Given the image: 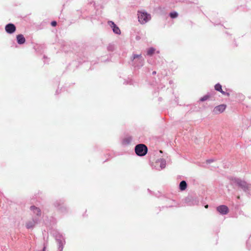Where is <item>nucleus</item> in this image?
<instances>
[{
	"mask_svg": "<svg viewBox=\"0 0 251 251\" xmlns=\"http://www.w3.org/2000/svg\"><path fill=\"white\" fill-rule=\"evenodd\" d=\"M131 64L135 67H141L144 65V58L141 54H133L132 57L131 58Z\"/></svg>",
	"mask_w": 251,
	"mask_h": 251,
	"instance_id": "nucleus-1",
	"label": "nucleus"
},
{
	"mask_svg": "<svg viewBox=\"0 0 251 251\" xmlns=\"http://www.w3.org/2000/svg\"><path fill=\"white\" fill-rule=\"evenodd\" d=\"M138 21L141 24H145L149 22L151 19V15L145 11H138Z\"/></svg>",
	"mask_w": 251,
	"mask_h": 251,
	"instance_id": "nucleus-2",
	"label": "nucleus"
},
{
	"mask_svg": "<svg viewBox=\"0 0 251 251\" xmlns=\"http://www.w3.org/2000/svg\"><path fill=\"white\" fill-rule=\"evenodd\" d=\"M135 151L138 156H143L147 154L148 148L145 145L140 144L135 146Z\"/></svg>",
	"mask_w": 251,
	"mask_h": 251,
	"instance_id": "nucleus-3",
	"label": "nucleus"
},
{
	"mask_svg": "<svg viewBox=\"0 0 251 251\" xmlns=\"http://www.w3.org/2000/svg\"><path fill=\"white\" fill-rule=\"evenodd\" d=\"M235 182L244 191H246L249 188L248 184L245 180L240 178H236L235 179Z\"/></svg>",
	"mask_w": 251,
	"mask_h": 251,
	"instance_id": "nucleus-4",
	"label": "nucleus"
},
{
	"mask_svg": "<svg viewBox=\"0 0 251 251\" xmlns=\"http://www.w3.org/2000/svg\"><path fill=\"white\" fill-rule=\"evenodd\" d=\"M38 221L37 218H33L31 220L26 223L25 226L27 229H32L35 225L38 223Z\"/></svg>",
	"mask_w": 251,
	"mask_h": 251,
	"instance_id": "nucleus-5",
	"label": "nucleus"
},
{
	"mask_svg": "<svg viewBox=\"0 0 251 251\" xmlns=\"http://www.w3.org/2000/svg\"><path fill=\"white\" fill-rule=\"evenodd\" d=\"M226 108V105L225 104H221L218 106H216L213 110V112L215 114H218L221 113H222L225 111Z\"/></svg>",
	"mask_w": 251,
	"mask_h": 251,
	"instance_id": "nucleus-6",
	"label": "nucleus"
},
{
	"mask_svg": "<svg viewBox=\"0 0 251 251\" xmlns=\"http://www.w3.org/2000/svg\"><path fill=\"white\" fill-rule=\"evenodd\" d=\"M15 25L11 23L5 25V31L9 34H12L16 31Z\"/></svg>",
	"mask_w": 251,
	"mask_h": 251,
	"instance_id": "nucleus-7",
	"label": "nucleus"
},
{
	"mask_svg": "<svg viewBox=\"0 0 251 251\" xmlns=\"http://www.w3.org/2000/svg\"><path fill=\"white\" fill-rule=\"evenodd\" d=\"M217 210L221 214L225 215L228 212V207L225 205H222L217 207Z\"/></svg>",
	"mask_w": 251,
	"mask_h": 251,
	"instance_id": "nucleus-8",
	"label": "nucleus"
},
{
	"mask_svg": "<svg viewBox=\"0 0 251 251\" xmlns=\"http://www.w3.org/2000/svg\"><path fill=\"white\" fill-rule=\"evenodd\" d=\"M54 205L61 212H64L66 210V208L64 206V203L61 201H56L54 203Z\"/></svg>",
	"mask_w": 251,
	"mask_h": 251,
	"instance_id": "nucleus-9",
	"label": "nucleus"
},
{
	"mask_svg": "<svg viewBox=\"0 0 251 251\" xmlns=\"http://www.w3.org/2000/svg\"><path fill=\"white\" fill-rule=\"evenodd\" d=\"M109 25L112 28L113 32L117 34L121 33V31L119 28L112 21L108 22Z\"/></svg>",
	"mask_w": 251,
	"mask_h": 251,
	"instance_id": "nucleus-10",
	"label": "nucleus"
},
{
	"mask_svg": "<svg viewBox=\"0 0 251 251\" xmlns=\"http://www.w3.org/2000/svg\"><path fill=\"white\" fill-rule=\"evenodd\" d=\"M156 166H159L160 169L165 168L166 167V161L164 159H158L156 161Z\"/></svg>",
	"mask_w": 251,
	"mask_h": 251,
	"instance_id": "nucleus-11",
	"label": "nucleus"
},
{
	"mask_svg": "<svg viewBox=\"0 0 251 251\" xmlns=\"http://www.w3.org/2000/svg\"><path fill=\"white\" fill-rule=\"evenodd\" d=\"M30 210L33 211V213L34 214H36L38 216H40L41 215V210L35 206H31L30 207Z\"/></svg>",
	"mask_w": 251,
	"mask_h": 251,
	"instance_id": "nucleus-12",
	"label": "nucleus"
},
{
	"mask_svg": "<svg viewBox=\"0 0 251 251\" xmlns=\"http://www.w3.org/2000/svg\"><path fill=\"white\" fill-rule=\"evenodd\" d=\"M17 41L19 44H23L25 42V39L22 34H19L17 36Z\"/></svg>",
	"mask_w": 251,
	"mask_h": 251,
	"instance_id": "nucleus-13",
	"label": "nucleus"
},
{
	"mask_svg": "<svg viewBox=\"0 0 251 251\" xmlns=\"http://www.w3.org/2000/svg\"><path fill=\"white\" fill-rule=\"evenodd\" d=\"M132 140V138L130 136H128L125 138L123 141V144L125 145H129L130 144Z\"/></svg>",
	"mask_w": 251,
	"mask_h": 251,
	"instance_id": "nucleus-14",
	"label": "nucleus"
},
{
	"mask_svg": "<svg viewBox=\"0 0 251 251\" xmlns=\"http://www.w3.org/2000/svg\"><path fill=\"white\" fill-rule=\"evenodd\" d=\"M187 183L185 181L182 180L179 183V189L181 191L185 190L187 187Z\"/></svg>",
	"mask_w": 251,
	"mask_h": 251,
	"instance_id": "nucleus-15",
	"label": "nucleus"
},
{
	"mask_svg": "<svg viewBox=\"0 0 251 251\" xmlns=\"http://www.w3.org/2000/svg\"><path fill=\"white\" fill-rule=\"evenodd\" d=\"M215 89L217 91L222 92V89L221 85L219 83L216 84L215 86Z\"/></svg>",
	"mask_w": 251,
	"mask_h": 251,
	"instance_id": "nucleus-16",
	"label": "nucleus"
},
{
	"mask_svg": "<svg viewBox=\"0 0 251 251\" xmlns=\"http://www.w3.org/2000/svg\"><path fill=\"white\" fill-rule=\"evenodd\" d=\"M155 49L153 48H150L148 51H147V54L149 55H151L154 52Z\"/></svg>",
	"mask_w": 251,
	"mask_h": 251,
	"instance_id": "nucleus-17",
	"label": "nucleus"
},
{
	"mask_svg": "<svg viewBox=\"0 0 251 251\" xmlns=\"http://www.w3.org/2000/svg\"><path fill=\"white\" fill-rule=\"evenodd\" d=\"M170 16L171 18H176L178 16V13L176 12H171L170 13Z\"/></svg>",
	"mask_w": 251,
	"mask_h": 251,
	"instance_id": "nucleus-18",
	"label": "nucleus"
},
{
	"mask_svg": "<svg viewBox=\"0 0 251 251\" xmlns=\"http://www.w3.org/2000/svg\"><path fill=\"white\" fill-rule=\"evenodd\" d=\"M58 244H59V247H58L59 251H62L63 247V244H62V241L61 240H59L58 241Z\"/></svg>",
	"mask_w": 251,
	"mask_h": 251,
	"instance_id": "nucleus-19",
	"label": "nucleus"
},
{
	"mask_svg": "<svg viewBox=\"0 0 251 251\" xmlns=\"http://www.w3.org/2000/svg\"><path fill=\"white\" fill-rule=\"evenodd\" d=\"M209 98V96H207V95H205L204 96H203V97L201 98V99H200V100L201 101H204L205 100H206Z\"/></svg>",
	"mask_w": 251,
	"mask_h": 251,
	"instance_id": "nucleus-20",
	"label": "nucleus"
},
{
	"mask_svg": "<svg viewBox=\"0 0 251 251\" xmlns=\"http://www.w3.org/2000/svg\"><path fill=\"white\" fill-rule=\"evenodd\" d=\"M57 25V23L55 21H52L51 23V25L53 26H56Z\"/></svg>",
	"mask_w": 251,
	"mask_h": 251,
	"instance_id": "nucleus-21",
	"label": "nucleus"
},
{
	"mask_svg": "<svg viewBox=\"0 0 251 251\" xmlns=\"http://www.w3.org/2000/svg\"><path fill=\"white\" fill-rule=\"evenodd\" d=\"M214 161V159H208L206 160V162L208 164L211 163V162H213Z\"/></svg>",
	"mask_w": 251,
	"mask_h": 251,
	"instance_id": "nucleus-22",
	"label": "nucleus"
},
{
	"mask_svg": "<svg viewBox=\"0 0 251 251\" xmlns=\"http://www.w3.org/2000/svg\"><path fill=\"white\" fill-rule=\"evenodd\" d=\"M221 93H222L224 95H226L227 96H229V94L228 93H226L225 92L223 91V90H222V92H220Z\"/></svg>",
	"mask_w": 251,
	"mask_h": 251,
	"instance_id": "nucleus-23",
	"label": "nucleus"
},
{
	"mask_svg": "<svg viewBox=\"0 0 251 251\" xmlns=\"http://www.w3.org/2000/svg\"><path fill=\"white\" fill-rule=\"evenodd\" d=\"M152 74H153V75H155V74H156V72H155V71H153V72H152Z\"/></svg>",
	"mask_w": 251,
	"mask_h": 251,
	"instance_id": "nucleus-24",
	"label": "nucleus"
},
{
	"mask_svg": "<svg viewBox=\"0 0 251 251\" xmlns=\"http://www.w3.org/2000/svg\"><path fill=\"white\" fill-rule=\"evenodd\" d=\"M205 207L207 208L208 207V205H205Z\"/></svg>",
	"mask_w": 251,
	"mask_h": 251,
	"instance_id": "nucleus-25",
	"label": "nucleus"
}]
</instances>
